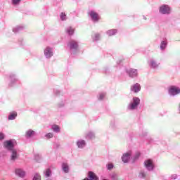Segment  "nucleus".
I'll use <instances>...</instances> for the list:
<instances>
[{
    "label": "nucleus",
    "instance_id": "f257e3e1",
    "mask_svg": "<svg viewBox=\"0 0 180 180\" xmlns=\"http://www.w3.org/2000/svg\"><path fill=\"white\" fill-rule=\"evenodd\" d=\"M159 12L162 15H169L171 13V8L167 5L160 6Z\"/></svg>",
    "mask_w": 180,
    "mask_h": 180
},
{
    "label": "nucleus",
    "instance_id": "f03ea898",
    "mask_svg": "<svg viewBox=\"0 0 180 180\" xmlns=\"http://www.w3.org/2000/svg\"><path fill=\"white\" fill-rule=\"evenodd\" d=\"M133 103L129 105V109H131V110L136 109V108L140 105V98L135 97L133 98Z\"/></svg>",
    "mask_w": 180,
    "mask_h": 180
},
{
    "label": "nucleus",
    "instance_id": "7ed1b4c3",
    "mask_svg": "<svg viewBox=\"0 0 180 180\" xmlns=\"http://www.w3.org/2000/svg\"><path fill=\"white\" fill-rule=\"evenodd\" d=\"M70 50H77L78 49V42L75 40H70L68 44Z\"/></svg>",
    "mask_w": 180,
    "mask_h": 180
},
{
    "label": "nucleus",
    "instance_id": "20e7f679",
    "mask_svg": "<svg viewBox=\"0 0 180 180\" xmlns=\"http://www.w3.org/2000/svg\"><path fill=\"white\" fill-rule=\"evenodd\" d=\"M169 94H170V95H178V94H180V89L176 86H172L169 89Z\"/></svg>",
    "mask_w": 180,
    "mask_h": 180
},
{
    "label": "nucleus",
    "instance_id": "39448f33",
    "mask_svg": "<svg viewBox=\"0 0 180 180\" xmlns=\"http://www.w3.org/2000/svg\"><path fill=\"white\" fill-rule=\"evenodd\" d=\"M145 167L148 169V171H153L154 169V164L153 163V160H148L145 161Z\"/></svg>",
    "mask_w": 180,
    "mask_h": 180
},
{
    "label": "nucleus",
    "instance_id": "423d86ee",
    "mask_svg": "<svg viewBox=\"0 0 180 180\" xmlns=\"http://www.w3.org/2000/svg\"><path fill=\"white\" fill-rule=\"evenodd\" d=\"M44 54L46 58L53 57V49L50 47H46L44 50Z\"/></svg>",
    "mask_w": 180,
    "mask_h": 180
},
{
    "label": "nucleus",
    "instance_id": "0eeeda50",
    "mask_svg": "<svg viewBox=\"0 0 180 180\" xmlns=\"http://www.w3.org/2000/svg\"><path fill=\"white\" fill-rule=\"evenodd\" d=\"M4 146L5 147V148H7V150H13V143H12V141H6L4 143Z\"/></svg>",
    "mask_w": 180,
    "mask_h": 180
},
{
    "label": "nucleus",
    "instance_id": "6e6552de",
    "mask_svg": "<svg viewBox=\"0 0 180 180\" xmlns=\"http://www.w3.org/2000/svg\"><path fill=\"white\" fill-rule=\"evenodd\" d=\"M89 178H86L83 180H98L99 177H98V176H96V174H95V173H94L93 172H89V175H88Z\"/></svg>",
    "mask_w": 180,
    "mask_h": 180
},
{
    "label": "nucleus",
    "instance_id": "1a4fd4ad",
    "mask_svg": "<svg viewBox=\"0 0 180 180\" xmlns=\"http://www.w3.org/2000/svg\"><path fill=\"white\" fill-rule=\"evenodd\" d=\"M89 15L94 22H98L99 20V15L95 11H91Z\"/></svg>",
    "mask_w": 180,
    "mask_h": 180
},
{
    "label": "nucleus",
    "instance_id": "9d476101",
    "mask_svg": "<svg viewBox=\"0 0 180 180\" xmlns=\"http://www.w3.org/2000/svg\"><path fill=\"white\" fill-rule=\"evenodd\" d=\"M15 174L18 175V176H20V178H23V176L26 175V172L22 169H16Z\"/></svg>",
    "mask_w": 180,
    "mask_h": 180
},
{
    "label": "nucleus",
    "instance_id": "9b49d317",
    "mask_svg": "<svg viewBox=\"0 0 180 180\" xmlns=\"http://www.w3.org/2000/svg\"><path fill=\"white\" fill-rule=\"evenodd\" d=\"M130 155H131V152L124 153L123 155V156L122 157V160L123 162H129V160H130Z\"/></svg>",
    "mask_w": 180,
    "mask_h": 180
},
{
    "label": "nucleus",
    "instance_id": "f8f14e48",
    "mask_svg": "<svg viewBox=\"0 0 180 180\" xmlns=\"http://www.w3.org/2000/svg\"><path fill=\"white\" fill-rule=\"evenodd\" d=\"M131 91H133L135 93H137L141 89V87L140 86V84L139 83L135 84L131 88Z\"/></svg>",
    "mask_w": 180,
    "mask_h": 180
},
{
    "label": "nucleus",
    "instance_id": "ddd939ff",
    "mask_svg": "<svg viewBox=\"0 0 180 180\" xmlns=\"http://www.w3.org/2000/svg\"><path fill=\"white\" fill-rule=\"evenodd\" d=\"M11 161H15V160H18V153L15 150H12V153L11 156Z\"/></svg>",
    "mask_w": 180,
    "mask_h": 180
},
{
    "label": "nucleus",
    "instance_id": "4468645a",
    "mask_svg": "<svg viewBox=\"0 0 180 180\" xmlns=\"http://www.w3.org/2000/svg\"><path fill=\"white\" fill-rule=\"evenodd\" d=\"M129 77H131V78L134 77H137V70L135 69H131L129 71Z\"/></svg>",
    "mask_w": 180,
    "mask_h": 180
},
{
    "label": "nucleus",
    "instance_id": "2eb2a0df",
    "mask_svg": "<svg viewBox=\"0 0 180 180\" xmlns=\"http://www.w3.org/2000/svg\"><path fill=\"white\" fill-rule=\"evenodd\" d=\"M75 32V29L72 28V27H69L66 29V33H68L69 36H72Z\"/></svg>",
    "mask_w": 180,
    "mask_h": 180
},
{
    "label": "nucleus",
    "instance_id": "dca6fc26",
    "mask_svg": "<svg viewBox=\"0 0 180 180\" xmlns=\"http://www.w3.org/2000/svg\"><path fill=\"white\" fill-rule=\"evenodd\" d=\"M85 141L82 140L77 142V147L79 148H82L83 147H85Z\"/></svg>",
    "mask_w": 180,
    "mask_h": 180
},
{
    "label": "nucleus",
    "instance_id": "f3484780",
    "mask_svg": "<svg viewBox=\"0 0 180 180\" xmlns=\"http://www.w3.org/2000/svg\"><path fill=\"white\" fill-rule=\"evenodd\" d=\"M62 168H63V170L64 171V172H65L66 174L68 173L69 167H68V165L67 163H63Z\"/></svg>",
    "mask_w": 180,
    "mask_h": 180
},
{
    "label": "nucleus",
    "instance_id": "a211bd4d",
    "mask_svg": "<svg viewBox=\"0 0 180 180\" xmlns=\"http://www.w3.org/2000/svg\"><path fill=\"white\" fill-rule=\"evenodd\" d=\"M26 137H32V136H34V131L30 129L25 134Z\"/></svg>",
    "mask_w": 180,
    "mask_h": 180
},
{
    "label": "nucleus",
    "instance_id": "6ab92c4d",
    "mask_svg": "<svg viewBox=\"0 0 180 180\" xmlns=\"http://www.w3.org/2000/svg\"><path fill=\"white\" fill-rule=\"evenodd\" d=\"M108 36H115V34H116V33H117V30H110L108 31Z\"/></svg>",
    "mask_w": 180,
    "mask_h": 180
},
{
    "label": "nucleus",
    "instance_id": "aec40b11",
    "mask_svg": "<svg viewBox=\"0 0 180 180\" xmlns=\"http://www.w3.org/2000/svg\"><path fill=\"white\" fill-rule=\"evenodd\" d=\"M18 116V113L16 112H12L9 116H8V120H13L15 117Z\"/></svg>",
    "mask_w": 180,
    "mask_h": 180
},
{
    "label": "nucleus",
    "instance_id": "412c9836",
    "mask_svg": "<svg viewBox=\"0 0 180 180\" xmlns=\"http://www.w3.org/2000/svg\"><path fill=\"white\" fill-rule=\"evenodd\" d=\"M52 129L53 130V131L58 133L60 131V127H58V125H53L52 127Z\"/></svg>",
    "mask_w": 180,
    "mask_h": 180
},
{
    "label": "nucleus",
    "instance_id": "4be33fe9",
    "mask_svg": "<svg viewBox=\"0 0 180 180\" xmlns=\"http://www.w3.org/2000/svg\"><path fill=\"white\" fill-rule=\"evenodd\" d=\"M33 180H41V176H40V174L37 173L34 175Z\"/></svg>",
    "mask_w": 180,
    "mask_h": 180
},
{
    "label": "nucleus",
    "instance_id": "5701e85b",
    "mask_svg": "<svg viewBox=\"0 0 180 180\" xmlns=\"http://www.w3.org/2000/svg\"><path fill=\"white\" fill-rule=\"evenodd\" d=\"M167 47V43L165 41H162L161 44H160V49L162 50H165V48Z\"/></svg>",
    "mask_w": 180,
    "mask_h": 180
},
{
    "label": "nucleus",
    "instance_id": "b1692460",
    "mask_svg": "<svg viewBox=\"0 0 180 180\" xmlns=\"http://www.w3.org/2000/svg\"><path fill=\"white\" fill-rule=\"evenodd\" d=\"M46 176L49 177L51 175V170L50 169H47L45 172Z\"/></svg>",
    "mask_w": 180,
    "mask_h": 180
},
{
    "label": "nucleus",
    "instance_id": "393cba45",
    "mask_svg": "<svg viewBox=\"0 0 180 180\" xmlns=\"http://www.w3.org/2000/svg\"><path fill=\"white\" fill-rule=\"evenodd\" d=\"M150 65L153 67V68H155L158 67V65L154 60H152L150 62Z\"/></svg>",
    "mask_w": 180,
    "mask_h": 180
},
{
    "label": "nucleus",
    "instance_id": "a878e982",
    "mask_svg": "<svg viewBox=\"0 0 180 180\" xmlns=\"http://www.w3.org/2000/svg\"><path fill=\"white\" fill-rule=\"evenodd\" d=\"M47 139H53L54 137V134L53 133H49L46 135Z\"/></svg>",
    "mask_w": 180,
    "mask_h": 180
},
{
    "label": "nucleus",
    "instance_id": "bb28decb",
    "mask_svg": "<svg viewBox=\"0 0 180 180\" xmlns=\"http://www.w3.org/2000/svg\"><path fill=\"white\" fill-rule=\"evenodd\" d=\"M21 0H12L13 5H19Z\"/></svg>",
    "mask_w": 180,
    "mask_h": 180
},
{
    "label": "nucleus",
    "instance_id": "cd10ccee",
    "mask_svg": "<svg viewBox=\"0 0 180 180\" xmlns=\"http://www.w3.org/2000/svg\"><path fill=\"white\" fill-rule=\"evenodd\" d=\"M65 13H60V18L62 20H65Z\"/></svg>",
    "mask_w": 180,
    "mask_h": 180
},
{
    "label": "nucleus",
    "instance_id": "c85d7f7f",
    "mask_svg": "<svg viewBox=\"0 0 180 180\" xmlns=\"http://www.w3.org/2000/svg\"><path fill=\"white\" fill-rule=\"evenodd\" d=\"M105 94H101L98 97L99 101H102V99H103L105 98Z\"/></svg>",
    "mask_w": 180,
    "mask_h": 180
},
{
    "label": "nucleus",
    "instance_id": "c756f323",
    "mask_svg": "<svg viewBox=\"0 0 180 180\" xmlns=\"http://www.w3.org/2000/svg\"><path fill=\"white\" fill-rule=\"evenodd\" d=\"M5 139V135L3 133H0V140H4Z\"/></svg>",
    "mask_w": 180,
    "mask_h": 180
},
{
    "label": "nucleus",
    "instance_id": "7c9ffc66",
    "mask_svg": "<svg viewBox=\"0 0 180 180\" xmlns=\"http://www.w3.org/2000/svg\"><path fill=\"white\" fill-rule=\"evenodd\" d=\"M113 168V165L112 164H109L108 165V169H112Z\"/></svg>",
    "mask_w": 180,
    "mask_h": 180
},
{
    "label": "nucleus",
    "instance_id": "2f4dec72",
    "mask_svg": "<svg viewBox=\"0 0 180 180\" xmlns=\"http://www.w3.org/2000/svg\"><path fill=\"white\" fill-rule=\"evenodd\" d=\"M96 40H98V39H99V34H94Z\"/></svg>",
    "mask_w": 180,
    "mask_h": 180
},
{
    "label": "nucleus",
    "instance_id": "473e14b6",
    "mask_svg": "<svg viewBox=\"0 0 180 180\" xmlns=\"http://www.w3.org/2000/svg\"><path fill=\"white\" fill-rule=\"evenodd\" d=\"M141 175H142V176L144 178V176H146V174H144V173H141Z\"/></svg>",
    "mask_w": 180,
    "mask_h": 180
}]
</instances>
